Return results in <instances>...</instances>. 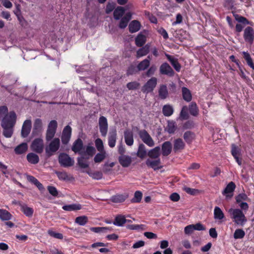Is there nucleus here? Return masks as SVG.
<instances>
[{
    "mask_svg": "<svg viewBox=\"0 0 254 254\" xmlns=\"http://www.w3.org/2000/svg\"><path fill=\"white\" fill-rule=\"evenodd\" d=\"M16 119V114L14 111L8 112L6 106L0 107V120L1 119V126L3 128L2 134L4 137L10 138L12 136Z\"/></svg>",
    "mask_w": 254,
    "mask_h": 254,
    "instance_id": "nucleus-1",
    "label": "nucleus"
},
{
    "mask_svg": "<svg viewBox=\"0 0 254 254\" xmlns=\"http://www.w3.org/2000/svg\"><path fill=\"white\" fill-rule=\"evenodd\" d=\"M228 212L231 215V218L233 219L234 222L237 225L243 226L247 221L246 216L241 209L231 208Z\"/></svg>",
    "mask_w": 254,
    "mask_h": 254,
    "instance_id": "nucleus-2",
    "label": "nucleus"
},
{
    "mask_svg": "<svg viewBox=\"0 0 254 254\" xmlns=\"http://www.w3.org/2000/svg\"><path fill=\"white\" fill-rule=\"evenodd\" d=\"M60 146V139L59 138H53L45 148L46 155L48 157L51 156L59 150Z\"/></svg>",
    "mask_w": 254,
    "mask_h": 254,
    "instance_id": "nucleus-3",
    "label": "nucleus"
},
{
    "mask_svg": "<svg viewBox=\"0 0 254 254\" xmlns=\"http://www.w3.org/2000/svg\"><path fill=\"white\" fill-rule=\"evenodd\" d=\"M138 133L139 137L145 144L149 147L154 146L155 142L153 139L146 130H140Z\"/></svg>",
    "mask_w": 254,
    "mask_h": 254,
    "instance_id": "nucleus-4",
    "label": "nucleus"
},
{
    "mask_svg": "<svg viewBox=\"0 0 254 254\" xmlns=\"http://www.w3.org/2000/svg\"><path fill=\"white\" fill-rule=\"evenodd\" d=\"M59 162L60 165L64 167L72 166L74 163V160L65 153H61L60 154L59 156Z\"/></svg>",
    "mask_w": 254,
    "mask_h": 254,
    "instance_id": "nucleus-5",
    "label": "nucleus"
},
{
    "mask_svg": "<svg viewBox=\"0 0 254 254\" xmlns=\"http://www.w3.org/2000/svg\"><path fill=\"white\" fill-rule=\"evenodd\" d=\"M157 79L156 77L151 78L142 87V91L144 93L152 92L157 84Z\"/></svg>",
    "mask_w": 254,
    "mask_h": 254,
    "instance_id": "nucleus-6",
    "label": "nucleus"
},
{
    "mask_svg": "<svg viewBox=\"0 0 254 254\" xmlns=\"http://www.w3.org/2000/svg\"><path fill=\"white\" fill-rule=\"evenodd\" d=\"M32 150L38 153H41L43 151L44 143L43 140L41 138L35 139L31 145Z\"/></svg>",
    "mask_w": 254,
    "mask_h": 254,
    "instance_id": "nucleus-7",
    "label": "nucleus"
},
{
    "mask_svg": "<svg viewBox=\"0 0 254 254\" xmlns=\"http://www.w3.org/2000/svg\"><path fill=\"white\" fill-rule=\"evenodd\" d=\"M71 127L68 125L64 127L61 136L63 144L66 145L69 142L71 135Z\"/></svg>",
    "mask_w": 254,
    "mask_h": 254,
    "instance_id": "nucleus-8",
    "label": "nucleus"
},
{
    "mask_svg": "<svg viewBox=\"0 0 254 254\" xmlns=\"http://www.w3.org/2000/svg\"><path fill=\"white\" fill-rule=\"evenodd\" d=\"M99 127L100 131L103 136H106L108 132V125L106 117L101 116L99 119Z\"/></svg>",
    "mask_w": 254,
    "mask_h": 254,
    "instance_id": "nucleus-9",
    "label": "nucleus"
},
{
    "mask_svg": "<svg viewBox=\"0 0 254 254\" xmlns=\"http://www.w3.org/2000/svg\"><path fill=\"white\" fill-rule=\"evenodd\" d=\"M159 71L161 74L166 75L169 76H173L175 74L172 68L167 63H164L160 65Z\"/></svg>",
    "mask_w": 254,
    "mask_h": 254,
    "instance_id": "nucleus-10",
    "label": "nucleus"
},
{
    "mask_svg": "<svg viewBox=\"0 0 254 254\" xmlns=\"http://www.w3.org/2000/svg\"><path fill=\"white\" fill-rule=\"evenodd\" d=\"M236 188V185L233 182H230L222 191V194L226 199H230L233 196V192Z\"/></svg>",
    "mask_w": 254,
    "mask_h": 254,
    "instance_id": "nucleus-11",
    "label": "nucleus"
},
{
    "mask_svg": "<svg viewBox=\"0 0 254 254\" xmlns=\"http://www.w3.org/2000/svg\"><path fill=\"white\" fill-rule=\"evenodd\" d=\"M244 38L246 42L252 43L254 39V30L251 27H247L244 30Z\"/></svg>",
    "mask_w": 254,
    "mask_h": 254,
    "instance_id": "nucleus-12",
    "label": "nucleus"
},
{
    "mask_svg": "<svg viewBox=\"0 0 254 254\" xmlns=\"http://www.w3.org/2000/svg\"><path fill=\"white\" fill-rule=\"evenodd\" d=\"M31 128V121L30 120H26L23 123L22 129H21V136L22 137L25 138L27 137L29 134Z\"/></svg>",
    "mask_w": 254,
    "mask_h": 254,
    "instance_id": "nucleus-13",
    "label": "nucleus"
},
{
    "mask_svg": "<svg viewBox=\"0 0 254 254\" xmlns=\"http://www.w3.org/2000/svg\"><path fill=\"white\" fill-rule=\"evenodd\" d=\"M213 215L214 219L219 223H222L225 219L224 213L218 206L214 207Z\"/></svg>",
    "mask_w": 254,
    "mask_h": 254,
    "instance_id": "nucleus-14",
    "label": "nucleus"
},
{
    "mask_svg": "<svg viewBox=\"0 0 254 254\" xmlns=\"http://www.w3.org/2000/svg\"><path fill=\"white\" fill-rule=\"evenodd\" d=\"M125 141L128 146H131L134 142L133 135L132 132L129 129H126L124 131Z\"/></svg>",
    "mask_w": 254,
    "mask_h": 254,
    "instance_id": "nucleus-15",
    "label": "nucleus"
},
{
    "mask_svg": "<svg viewBox=\"0 0 254 254\" xmlns=\"http://www.w3.org/2000/svg\"><path fill=\"white\" fill-rule=\"evenodd\" d=\"M83 146L82 140L80 138H78L73 142L71 149L75 153H78L80 155V153L83 151H82Z\"/></svg>",
    "mask_w": 254,
    "mask_h": 254,
    "instance_id": "nucleus-16",
    "label": "nucleus"
},
{
    "mask_svg": "<svg viewBox=\"0 0 254 254\" xmlns=\"http://www.w3.org/2000/svg\"><path fill=\"white\" fill-rule=\"evenodd\" d=\"M172 145L171 142L167 141L162 145V154L164 156L169 155L172 151Z\"/></svg>",
    "mask_w": 254,
    "mask_h": 254,
    "instance_id": "nucleus-17",
    "label": "nucleus"
},
{
    "mask_svg": "<svg viewBox=\"0 0 254 254\" xmlns=\"http://www.w3.org/2000/svg\"><path fill=\"white\" fill-rule=\"evenodd\" d=\"M119 161L123 167H127L130 165L132 159L131 157L128 155H123L119 156Z\"/></svg>",
    "mask_w": 254,
    "mask_h": 254,
    "instance_id": "nucleus-18",
    "label": "nucleus"
},
{
    "mask_svg": "<svg viewBox=\"0 0 254 254\" xmlns=\"http://www.w3.org/2000/svg\"><path fill=\"white\" fill-rule=\"evenodd\" d=\"M185 146V144L182 139L178 138L174 140L173 150L175 152L183 150Z\"/></svg>",
    "mask_w": 254,
    "mask_h": 254,
    "instance_id": "nucleus-19",
    "label": "nucleus"
},
{
    "mask_svg": "<svg viewBox=\"0 0 254 254\" xmlns=\"http://www.w3.org/2000/svg\"><path fill=\"white\" fill-rule=\"evenodd\" d=\"M165 56L175 69L177 71L179 72L181 70V66L178 60L168 54H165Z\"/></svg>",
    "mask_w": 254,
    "mask_h": 254,
    "instance_id": "nucleus-20",
    "label": "nucleus"
},
{
    "mask_svg": "<svg viewBox=\"0 0 254 254\" xmlns=\"http://www.w3.org/2000/svg\"><path fill=\"white\" fill-rule=\"evenodd\" d=\"M117 139V132L116 129L110 131L108 136V145L113 148L115 146Z\"/></svg>",
    "mask_w": 254,
    "mask_h": 254,
    "instance_id": "nucleus-21",
    "label": "nucleus"
},
{
    "mask_svg": "<svg viewBox=\"0 0 254 254\" xmlns=\"http://www.w3.org/2000/svg\"><path fill=\"white\" fill-rule=\"evenodd\" d=\"M141 27L140 23L136 20H132L128 25L129 31L131 33H135L138 31Z\"/></svg>",
    "mask_w": 254,
    "mask_h": 254,
    "instance_id": "nucleus-22",
    "label": "nucleus"
},
{
    "mask_svg": "<svg viewBox=\"0 0 254 254\" xmlns=\"http://www.w3.org/2000/svg\"><path fill=\"white\" fill-rule=\"evenodd\" d=\"M158 95L159 98L163 100L166 99L168 97V90L166 85L162 84L160 86L158 89Z\"/></svg>",
    "mask_w": 254,
    "mask_h": 254,
    "instance_id": "nucleus-23",
    "label": "nucleus"
},
{
    "mask_svg": "<svg viewBox=\"0 0 254 254\" xmlns=\"http://www.w3.org/2000/svg\"><path fill=\"white\" fill-rule=\"evenodd\" d=\"M161 164V161L159 158L156 159L155 160H151L150 159H147L146 161V164L148 167H149L154 170L160 169L161 168V167H159Z\"/></svg>",
    "mask_w": 254,
    "mask_h": 254,
    "instance_id": "nucleus-24",
    "label": "nucleus"
},
{
    "mask_svg": "<svg viewBox=\"0 0 254 254\" xmlns=\"http://www.w3.org/2000/svg\"><path fill=\"white\" fill-rule=\"evenodd\" d=\"M126 11V9L122 6H118L114 11L113 16L116 20H119L122 18Z\"/></svg>",
    "mask_w": 254,
    "mask_h": 254,
    "instance_id": "nucleus-25",
    "label": "nucleus"
},
{
    "mask_svg": "<svg viewBox=\"0 0 254 254\" xmlns=\"http://www.w3.org/2000/svg\"><path fill=\"white\" fill-rule=\"evenodd\" d=\"M89 159V157H85L84 155H81L80 157L77 159V164L81 168L83 169L87 168L89 167V163L87 160Z\"/></svg>",
    "mask_w": 254,
    "mask_h": 254,
    "instance_id": "nucleus-26",
    "label": "nucleus"
},
{
    "mask_svg": "<svg viewBox=\"0 0 254 254\" xmlns=\"http://www.w3.org/2000/svg\"><path fill=\"white\" fill-rule=\"evenodd\" d=\"M160 155V147L156 146L150 149L147 153V155L152 159H158Z\"/></svg>",
    "mask_w": 254,
    "mask_h": 254,
    "instance_id": "nucleus-27",
    "label": "nucleus"
},
{
    "mask_svg": "<svg viewBox=\"0 0 254 254\" xmlns=\"http://www.w3.org/2000/svg\"><path fill=\"white\" fill-rule=\"evenodd\" d=\"M149 48L150 46L146 44L144 47L139 49L136 52V58L138 59L147 55L149 52Z\"/></svg>",
    "mask_w": 254,
    "mask_h": 254,
    "instance_id": "nucleus-28",
    "label": "nucleus"
},
{
    "mask_svg": "<svg viewBox=\"0 0 254 254\" xmlns=\"http://www.w3.org/2000/svg\"><path fill=\"white\" fill-rule=\"evenodd\" d=\"M183 98L186 101L189 102L192 99V95L190 91L185 87L182 88Z\"/></svg>",
    "mask_w": 254,
    "mask_h": 254,
    "instance_id": "nucleus-29",
    "label": "nucleus"
},
{
    "mask_svg": "<svg viewBox=\"0 0 254 254\" xmlns=\"http://www.w3.org/2000/svg\"><path fill=\"white\" fill-rule=\"evenodd\" d=\"M27 180L35 185L39 190H44V187L42 184L34 177L30 175H27Z\"/></svg>",
    "mask_w": 254,
    "mask_h": 254,
    "instance_id": "nucleus-30",
    "label": "nucleus"
},
{
    "mask_svg": "<svg viewBox=\"0 0 254 254\" xmlns=\"http://www.w3.org/2000/svg\"><path fill=\"white\" fill-rule=\"evenodd\" d=\"M174 108L170 104H167L163 106L162 108V113L165 117H170L174 113Z\"/></svg>",
    "mask_w": 254,
    "mask_h": 254,
    "instance_id": "nucleus-31",
    "label": "nucleus"
},
{
    "mask_svg": "<svg viewBox=\"0 0 254 254\" xmlns=\"http://www.w3.org/2000/svg\"><path fill=\"white\" fill-rule=\"evenodd\" d=\"M126 222L127 219L124 215H118L116 216L113 223L118 226H122Z\"/></svg>",
    "mask_w": 254,
    "mask_h": 254,
    "instance_id": "nucleus-32",
    "label": "nucleus"
},
{
    "mask_svg": "<svg viewBox=\"0 0 254 254\" xmlns=\"http://www.w3.org/2000/svg\"><path fill=\"white\" fill-rule=\"evenodd\" d=\"M95 152L96 150L93 146H87L86 148V150L80 153V155H84L85 157H89V158L90 157L93 156V155L95 154Z\"/></svg>",
    "mask_w": 254,
    "mask_h": 254,
    "instance_id": "nucleus-33",
    "label": "nucleus"
},
{
    "mask_svg": "<svg viewBox=\"0 0 254 254\" xmlns=\"http://www.w3.org/2000/svg\"><path fill=\"white\" fill-rule=\"evenodd\" d=\"M177 125L175 122L173 121H169L167 123V126L166 130L169 134L174 133L177 129Z\"/></svg>",
    "mask_w": 254,
    "mask_h": 254,
    "instance_id": "nucleus-34",
    "label": "nucleus"
},
{
    "mask_svg": "<svg viewBox=\"0 0 254 254\" xmlns=\"http://www.w3.org/2000/svg\"><path fill=\"white\" fill-rule=\"evenodd\" d=\"M147 154V150L145 145L142 143L140 144L138 146V150L136 153L137 156L138 157L143 159Z\"/></svg>",
    "mask_w": 254,
    "mask_h": 254,
    "instance_id": "nucleus-35",
    "label": "nucleus"
},
{
    "mask_svg": "<svg viewBox=\"0 0 254 254\" xmlns=\"http://www.w3.org/2000/svg\"><path fill=\"white\" fill-rule=\"evenodd\" d=\"M127 197L126 194H117L112 196L111 200L114 203H121L124 202Z\"/></svg>",
    "mask_w": 254,
    "mask_h": 254,
    "instance_id": "nucleus-36",
    "label": "nucleus"
},
{
    "mask_svg": "<svg viewBox=\"0 0 254 254\" xmlns=\"http://www.w3.org/2000/svg\"><path fill=\"white\" fill-rule=\"evenodd\" d=\"M150 65V60L144 59L140 62L137 65L136 68L138 71H142L146 69Z\"/></svg>",
    "mask_w": 254,
    "mask_h": 254,
    "instance_id": "nucleus-37",
    "label": "nucleus"
},
{
    "mask_svg": "<svg viewBox=\"0 0 254 254\" xmlns=\"http://www.w3.org/2000/svg\"><path fill=\"white\" fill-rule=\"evenodd\" d=\"M12 215L6 210L0 209V219L2 221H8L11 219Z\"/></svg>",
    "mask_w": 254,
    "mask_h": 254,
    "instance_id": "nucleus-38",
    "label": "nucleus"
},
{
    "mask_svg": "<svg viewBox=\"0 0 254 254\" xmlns=\"http://www.w3.org/2000/svg\"><path fill=\"white\" fill-rule=\"evenodd\" d=\"M42 120L40 119H36L34 123L33 133H36L41 131L42 129Z\"/></svg>",
    "mask_w": 254,
    "mask_h": 254,
    "instance_id": "nucleus-39",
    "label": "nucleus"
},
{
    "mask_svg": "<svg viewBox=\"0 0 254 254\" xmlns=\"http://www.w3.org/2000/svg\"><path fill=\"white\" fill-rule=\"evenodd\" d=\"M146 42L145 35L140 33L135 39V43L137 47H142Z\"/></svg>",
    "mask_w": 254,
    "mask_h": 254,
    "instance_id": "nucleus-40",
    "label": "nucleus"
},
{
    "mask_svg": "<svg viewBox=\"0 0 254 254\" xmlns=\"http://www.w3.org/2000/svg\"><path fill=\"white\" fill-rule=\"evenodd\" d=\"M27 159L29 163L33 164H36L39 161V156L34 153H28L27 155Z\"/></svg>",
    "mask_w": 254,
    "mask_h": 254,
    "instance_id": "nucleus-41",
    "label": "nucleus"
},
{
    "mask_svg": "<svg viewBox=\"0 0 254 254\" xmlns=\"http://www.w3.org/2000/svg\"><path fill=\"white\" fill-rule=\"evenodd\" d=\"M28 146L26 143H22L14 149V151L17 154H21L25 153L27 150Z\"/></svg>",
    "mask_w": 254,
    "mask_h": 254,
    "instance_id": "nucleus-42",
    "label": "nucleus"
},
{
    "mask_svg": "<svg viewBox=\"0 0 254 254\" xmlns=\"http://www.w3.org/2000/svg\"><path fill=\"white\" fill-rule=\"evenodd\" d=\"M63 209L64 210L71 211L74 210H80L81 209V205L79 204H71L69 205H65L63 206Z\"/></svg>",
    "mask_w": 254,
    "mask_h": 254,
    "instance_id": "nucleus-43",
    "label": "nucleus"
},
{
    "mask_svg": "<svg viewBox=\"0 0 254 254\" xmlns=\"http://www.w3.org/2000/svg\"><path fill=\"white\" fill-rule=\"evenodd\" d=\"M21 210L24 214L28 217H31L33 214V210L32 208L23 204L21 206Z\"/></svg>",
    "mask_w": 254,
    "mask_h": 254,
    "instance_id": "nucleus-44",
    "label": "nucleus"
},
{
    "mask_svg": "<svg viewBox=\"0 0 254 254\" xmlns=\"http://www.w3.org/2000/svg\"><path fill=\"white\" fill-rule=\"evenodd\" d=\"M194 134L190 131H187L184 134V138L188 143H190L194 139Z\"/></svg>",
    "mask_w": 254,
    "mask_h": 254,
    "instance_id": "nucleus-45",
    "label": "nucleus"
},
{
    "mask_svg": "<svg viewBox=\"0 0 254 254\" xmlns=\"http://www.w3.org/2000/svg\"><path fill=\"white\" fill-rule=\"evenodd\" d=\"M234 16L236 20H237L239 22L242 23L245 25H252V23L248 21V19L245 17H243L237 14H234Z\"/></svg>",
    "mask_w": 254,
    "mask_h": 254,
    "instance_id": "nucleus-46",
    "label": "nucleus"
},
{
    "mask_svg": "<svg viewBox=\"0 0 254 254\" xmlns=\"http://www.w3.org/2000/svg\"><path fill=\"white\" fill-rule=\"evenodd\" d=\"M88 222V217L86 216L77 217L75 219V222L81 226L85 225Z\"/></svg>",
    "mask_w": 254,
    "mask_h": 254,
    "instance_id": "nucleus-47",
    "label": "nucleus"
},
{
    "mask_svg": "<svg viewBox=\"0 0 254 254\" xmlns=\"http://www.w3.org/2000/svg\"><path fill=\"white\" fill-rule=\"evenodd\" d=\"M243 55L244 58L246 61L247 64L254 70V64L250 55L248 53L245 52H243Z\"/></svg>",
    "mask_w": 254,
    "mask_h": 254,
    "instance_id": "nucleus-48",
    "label": "nucleus"
},
{
    "mask_svg": "<svg viewBox=\"0 0 254 254\" xmlns=\"http://www.w3.org/2000/svg\"><path fill=\"white\" fill-rule=\"evenodd\" d=\"M189 111L190 114L193 116L197 115L198 110L195 103H191L189 106Z\"/></svg>",
    "mask_w": 254,
    "mask_h": 254,
    "instance_id": "nucleus-49",
    "label": "nucleus"
},
{
    "mask_svg": "<svg viewBox=\"0 0 254 254\" xmlns=\"http://www.w3.org/2000/svg\"><path fill=\"white\" fill-rule=\"evenodd\" d=\"M105 152L103 151L101 152V153H97L94 158V161L95 163H100L105 158Z\"/></svg>",
    "mask_w": 254,
    "mask_h": 254,
    "instance_id": "nucleus-50",
    "label": "nucleus"
},
{
    "mask_svg": "<svg viewBox=\"0 0 254 254\" xmlns=\"http://www.w3.org/2000/svg\"><path fill=\"white\" fill-rule=\"evenodd\" d=\"M245 235L244 231L241 229H236L234 234V238L235 239H242Z\"/></svg>",
    "mask_w": 254,
    "mask_h": 254,
    "instance_id": "nucleus-51",
    "label": "nucleus"
},
{
    "mask_svg": "<svg viewBox=\"0 0 254 254\" xmlns=\"http://www.w3.org/2000/svg\"><path fill=\"white\" fill-rule=\"evenodd\" d=\"M189 118L188 113V108L187 106L183 107L180 114V118L181 120H187Z\"/></svg>",
    "mask_w": 254,
    "mask_h": 254,
    "instance_id": "nucleus-52",
    "label": "nucleus"
},
{
    "mask_svg": "<svg viewBox=\"0 0 254 254\" xmlns=\"http://www.w3.org/2000/svg\"><path fill=\"white\" fill-rule=\"evenodd\" d=\"M58 127V123L56 120H52L48 126V130L53 131L56 132L57 128Z\"/></svg>",
    "mask_w": 254,
    "mask_h": 254,
    "instance_id": "nucleus-53",
    "label": "nucleus"
},
{
    "mask_svg": "<svg viewBox=\"0 0 254 254\" xmlns=\"http://www.w3.org/2000/svg\"><path fill=\"white\" fill-rule=\"evenodd\" d=\"M142 194L140 191H136L134 193V197L131 199L132 202H139L142 198Z\"/></svg>",
    "mask_w": 254,
    "mask_h": 254,
    "instance_id": "nucleus-54",
    "label": "nucleus"
},
{
    "mask_svg": "<svg viewBox=\"0 0 254 254\" xmlns=\"http://www.w3.org/2000/svg\"><path fill=\"white\" fill-rule=\"evenodd\" d=\"M56 174L60 180L66 181L69 180L68 176L65 172H56Z\"/></svg>",
    "mask_w": 254,
    "mask_h": 254,
    "instance_id": "nucleus-55",
    "label": "nucleus"
},
{
    "mask_svg": "<svg viewBox=\"0 0 254 254\" xmlns=\"http://www.w3.org/2000/svg\"><path fill=\"white\" fill-rule=\"evenodd\" d=\"M48 234L51 237L58 239H63V235L62 234L60 233H57L55 231H53L52 230H49L48 231Z\"/></svg>",
    "mask_w": 254,
    "mask_h": 254,
    "instance_id": "nucleus-56",
    "label": "nucleus"
},
{
    "mask_svg": "<svg viewBox=\"0 0 254 254\" xmlns=\"http://www.w3.org/2000/svg\"><path fill=\"white\" fill-rule=\"evenodd\" d=\"M90 230L91 231L95 233L105 232L107 230H111L109 227H91Z\"/></svg>",
    "mask_w": 254,
    "mask_h": 254,
    "instance_id": "nucleus-57",
    "label": "nucleus"
},
{
    "mask_svg": "<svg viewBox=\"0 0 254 254\" xmlns=\"http://www.w3.org/2000/svg\"><path fill=\"white\" fill-rule=\"evenodd\" d=\"M95 145L97 150L100 152L104 151V146L102 140L100 138H97L95 140Z\"/></svg>",
    "mask_w": 254,
    "mask_h": 254,
    "instance_id": "nucleus-58",
    "label": "nucleus"
},
{
    "mask_svg": "<svg viewBox=\"0 0 254 254\" xmlns=\"http://www.w3.org/2000/svg\"><path fill=\"white\" fill-rule=\"evenodd\" d=\"M140 84L136 81H133L128 83L127 87L129 90H135L138 88Z\"/></svg>",
    "mask_w": 254,
    "mask_h": 254,
    "instance_id": "nucleus-59",
    "label": "nucleus"
},
{
    "mask_svg": "<svg viewBox=\"0 0 254 254\" xmlns=\"http://www.w3.org/2000/svg\"><path fill=\"white\" fill-rule=\"evenodd\" d=\"M231 153L234 157L239 156L240 154V149L235 144H232Z\"/></svg>",
    "mask_w": 254,
    "mask_h": 254,
    "instance_id": "nucleus-60",
    "label": "nucleus"
},
{
    "mask_svg": "<svg viewBox=\"0 0 254 254\" xmlns=\"http://www.w3.org/2000/svg\"><path fill=\"white\" fill-rule=\"evenodd\" d=\"M115 165L114 163H106L103 167V171L104 173H107L111 171L112 168Z\"/></svg>",
    "mask_w": 254,
    "mask_h": 254,
    "instance_id": "nucleus-61",
    "label": "nucleus"
},
{
    "mask_svg": "<svg viewBox=\"0 0 254 254\" xmlns=\"http://www.w3.org/2000/svg\"><path fill=\"white\" fill-rule=\"evenodd\" d=\"M128 23V21L126 17H122L121 18L119 24V27L121 29H125Z\"/></svg>",
    "mask_w": 254,
    "mask_h": 254,
    "instance_id": "nucleus-62",
    "label": "nucleus"
},
{
    "mask_svg": "<svg viewBox=\"0 0 254 254\" xmlns=\"http://www.w3.org/2000/svg\"><path fill=\"white\" fill-rule=\"evenodd\" d=\"M115 8V3L114 2H109L106 7V12L107 14L110 13Z\"/></svg>",
    "mask_w": 254,
    "mask_h": 254,
    "instance_id": "nucleus-63",
    "label": "nucleus"
},
{
    "mask_svg": "<svg viewBox=\"0 0 254 254\" xmlns=\"http://www.w3.org/2000/svg\"><path fill=\"white\" fill-rule=\"evenodd\" d=\"M56 132L53 131L52 130L50 131V130H47L46 133V141H49L52 140V139L54 137Z\"/></svg>",
    "mask_w": 254,
    "mask_h": 254,
    "instance_id": "nucleus-64",
    "label": "nucleus"
}]
</instances>
